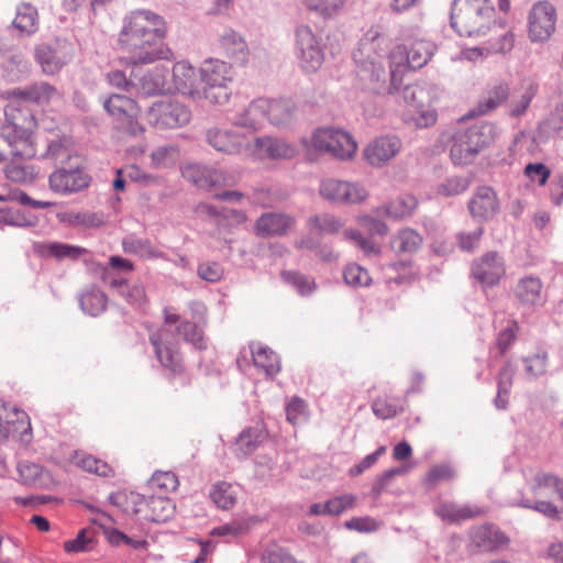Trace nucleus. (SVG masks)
Segmentation results:
<instances>
[{"label": "nucleus", "mask_w": 563, "mask_h": 563, "mask_svg": "<svg viewBox=\"0 0 563 563\" xmlns=\"http://www.w3.org/2000/svg\"><path fill=\"white\" fill-rule=\"evenodd\" d=\"M165 33L162 16L147 10L133 11L123 20L118 46L126 54L124 59L128 64H151L168 58L170 52L164 44Z\"/></svg>", "instance_id": "f257e3e1"}, {"label": "nucleus", "mask_w": 563, "mask_h": 563, "mask_svg": "<svg viewBox=\"0 0 563 563\" xmlns=\"http://www.w3.org/2000/svg\"><path fill=\"white\" fill-rule=\"evenodd\" d=\"M489 0H453L451 27L461 36H482L490 31Z\"/></svg>", "instance_id": "f03ea898"}, {"label": "nucleus", "mask_w": 563, "mask_h": 563, "mask_svg": "<svg viewBox=\"0 0 563 563\" xmlns=\"http://www.w3.org/2000/svg\"><path fill=\"white\" fill-rule=\"evenodd\" d=\"M536 500L525 498L523 506L532 508L551 519L563 518V481L552 474L538 472L529 482Z\"/></svg>", "instance_id": "7ed1b4c3"}, {"label": "nucleus", "mask_w": 563, "mask_h": 563, "mask_svg": "<svg viewBox=\"0 0 563 563\" xmlns=\"http://www.w3.org/2000/svg\"><path fill=\"white\" fill-rule=\"evenodd\" d=\"M33 130L30 121L20 114L0 123V163L7 161L8 155L13 158L30 159L36 155L32 140Z\"/></svg>", "instance_id": "20e7f679"}, {"label": "nucleus", "mask_w": 563, "mask_h": 563, "mask_svg": "<svg viewBox=\"0 0 563 563\" xmlns=\"http://www.w3.org/2000/svg\"><path fill=\"white\" fill-rule=\"evenodd\" d=\"M492 141L493 123L490 122L476 123L466 130L459 129L451 137V161L454 165L470 164Z\"/></svg>", "instance_id": "39448f33"}, {"label": "nucleus", "mask_w": 563, "mask_h": 563, "mask_svg": "<svg viewBox=\"0 0 563 563\" xmlns=\"http://www.w3.org/2000/svg\"><path fill=\"white\" fill-rule=\"evenodd\" d=\"M91 180L82 159H78L56 167L48 176V187L57 195L69 196L87 189Z\"/></svg>", "instance_id": "423d86ee"}, {"label": "nucleus", "mask_w": 563, "mask_h": 563, "mask_svg": "<svg viewBox=\"0 0 563 563\" xmlns=\"http://www.w3.org/2000/svg\"><path fill=\"white\" fill-rule=\"evenodd\" d=\"M190 109L177 100H159L148 109V120L158 129L184 126L190 121Z\"/></svg>", "instance_id": "0eeeda50"}, {"label": "nucleus", "mask_w": 563, "mask_h": 563, "mask_svg": "<svg viewBox=\"0 0 563 563\" xmlns=\"http://www.w3.org/2000/svg\"><path fill=\"white\" fill-rule=\"evenodd\" d=\"M537 90L538 86L531 80L522 82L514 90L507 86H498L495 88V108L503 106L510 117H519L526 112Z\"/></svg>", "instance_id": "6e6552de"}, {"label": "nucleus", "mask_w": 563, "mask_h": 563, "mask_svg": "<svg viewBox=\"0 0 563 563\" xmlns=\"http://www.w3.org/2000/svg\"><path fill=\"white\" fill-rule=\"evenodd\" d=\"M313 146L327 151L341 159H347L356 151L353 137L339 129L319 128L312 135Z\"/></svg>", "instance_id": "1a4fd4ad"}, {"label": "nucleus", "mask_w": 563, "mask_h": 563, "mask_svg": "<svg viewBox=\"0 0 563 563\" xmlns=\"http://www.w3.org/2000/svg\"><path fill=\"white\" fill-rule=\"evenodd\" d=\"M296 55L301 67L308 71L318 70L324 60L320 40L309 26L301 25L296 30Z\"/></svg>", "instance_id": "9d476101"}, {"label": "nucleus", "mask_w": 563, "mask_h": 563, "mask_svg": "<svg viewBox=\"0 0 563 563\" xmlns=\"http://www.w3.org/2000/svg\"><path fill=\"white\" fill-rule=\"evenodd\" d=\"M556 10L548 1L537 2L530 10L528 16V33L533 42H544L555 31Z\"/></svg>", "instance_id": "9b49d317"}, {"label": "nucleus", "mask_w": 563, "mask_h": 563, "mask_svg": "<svg viewBox=\"0 0 563 563\" xmlns=\"http://www.w3.org/2000/svg\"><path fill=\"white\" fill-rule=\"evenodd\" d=\"M148 340L162 366L168 368L174 374H180L184 371L177 344L174 341L173 333L168 329L161 328L152 332Z\"/></svg>", "instance_id": "f8f14e48"}, {"label": "nucleus", "mask_w": 563, "mask_h": 563, "mask_svg": "<svg viewBox=\"0 0 563 563\" xmlns=\"http://www.w3.org/2000/svg\"><path fill=\"white\" fill-rule=\"evenodd\" d=\"M319 192L334 203H358L367 198V191L363 186L334 178L323 180Z\"/></svg>", "instance_id": "ddd939ff"}, {"label": "nucleus", "mask_w": 563, "mask_h": 563, "mask_svg": "<svg viewBox=\"0 0 563 563\" xmlns=\"http://www.w3.org/2000/svg\"><path fill=\"white\" fill-rule=\"evenodd\" d=\"M203 140L217 152L229 155L239 154L242 148L250 145V142L244 134L218 126L207 129L205 131Z\"/></svg>", "instance_id": "4468645a"}, {"label": "nucleus", "mask_w": 563, "mask_h": 563, "mask_svg": "<svg viewBox=\"0 0 563 563\" xmlns=\"http://www.w3.org/2000/svg\"><path fill=\"white\" fill-rule=\"evenodd\" d=\"M41 25L37 7L29 1H20L15 5V15L9 29L15 32L20 38H29L35 35Z\"/></svg>", "instance_id": "2eb2a0df"}, {"label": "nucleus", "mask_w": 563, "mask_h": 563, "mask_svg": "<svg viewBox=\"0 0 563 563\" xmlns=\"http://www.w3.org/2000/svg\"><path fill=\"white\" fill-rule=\"evenodd\" d=\"M183 177L201 189H211L225 184V176L221 169L207 165L190 163L181 168Z\"/></svg>", "instance_id": "dca6fc26"}, {"label": "nucleus", "mask_w": 563, "mask_h": 563, "mask_svg": "<svg viewBox=\"0 0 563 563\" xmlns=\"http://www.w3.org/2000/svg\"><path fill=\"white\" fill-rule=\"evenodd\" d=\"M31 90L30 85L25 87L13 88L7 91L8 104L4 108V117L11 119V114L21 118H25V121H30V129L34 130L36 126V120L32 111L25 106L31 103Z\"/></svg>", "instance_id": "f3484780"}, {"label": "nucleus", "mask_w": 563, "mask_h": 563, "mask_svg": "<svg viewBox=\"0 0 563 563\" xmlns=\"http://www.w3.org/2000/svg\"><path fill=\"white\" fill-rule=\"evenodd\" d=\"M173 84L166 67H154L144 74L139 81V92L145 97L170 93Z\"/></svg>", "instance_id": "a211bd4d"}, {"label": "nucleus", "mask_w": 563, "mask_h": 563, "mask_svg": "<svg viewBox=\"0 0 563 563\" xmlns=\"http://www.w3.org/2000/svg\"><path fill=\"white\" fill-rule=\"evenodd\" d=\"M172 78L173 90L196 99L200 88V77L198 78L196 68L187 62H178L173 66Z\"/></svg>", "instance_id": "6ab92c4d"}, {"label": "nucleus", "mask_w": 563, "mask_h": 563, "mask_svg": "<svg viewBox=\"0 0 563 563\" xmlns=\"http://www.w3.org/2000/svg\"><path fill=\"white\" fill-rule=\"evenodd\" d=\"M400 145V140L397 136L377 137L367 145L364 155L371 165L380 166L399 152Z\"/></svg>", "instance_id": "aec40b11"}, {"label": "nucleus", "mask_w": 563, "mask_h": 563, "mask_svg": "<svg viewBox=\"0 0 563 563\" xmlns=\"http://www.w3.org/2000/svg\"><path fill=\"white\" fill-rule=\"evenodd\" d=\"M292 217L285 213L266 212L255 223L256 234L261 238L284 235L294 225Z\"/></svg>", "instance_id": "412c9836"}, {"label": "nucleus", "mask_w": 563, "mask_h": 563, "mask_svg": "<svg viewBox=\"0 0 563 563\" xmlns=\"http://www.w3.org/2000/svg\"><path fill=\"white\" fill-rule=\"evenodd\" d=\"M254 152L261 157L272 159L291 158L295 155V147L282 139L273 136L254 137Z\"/></svg>", "instance_id": "4be33fe9"}, {"label": "nucleus", "mask_w": 563, "mask_h": 563, "mask_svg": "<svg viewBox=\"0 0 563 563\" xmlns=\"http://www.w3.org/2000/svg\"><path fill=\"white\" fill-rule=\"evenodd\" d=\"M34 57L46 75L58 73L65 64L57 41L36 45L34 48Z\"/></svg>", "instance_id": "5701e85b"}, {"label": "nucleus", "mask_w": 563, "mask_h": 563, "mask_svg": "<svg viewBox=\"0 0 563 563\" xmlns=\"http://www.w3.org/2000/svg\"><path fill=\"white\" fill-rule=\"evenodd\" d=\"M483 514V508L471 504L442 503L435 508V515L452 525H459L464 520L478 517Z\"/></svg>", "instance_id": "b1692460"}, {"label": "nucleus", "mask_w": 563, "mask_h": 563, "mask_svg": "<svg viewBox=\"0 0 563 563\" xmlns=\"http://www.w3.org/2000/svg\"><path fill=\"white\" fill-rule=\"evenodd\" d=\"M514 295L521 305L528 307L540 305L543 301V284L539 277L525 276L518 280Z\"/></svg>", "instance_id": "393cba45"}, {"label": "nucleus", "mask_w": 563, "mask_h": 563, "mask_svg": "<svg viewBox=\"0 0 563 563\" xmlns=\"http://www.w3.org/2000/svg\"><path fill=\"white\" fill-rule=\"evenodd\" d=\"M265 106L263 109L264 118H267L276 126L288 125L294 120L297 110L291 99H265Z\"/></svg>", "instance_id": "a878e982"}, {"label": "nucleus", "mask_w": 563, "mask_h": 563, "mask_svg": "<svg viewBox=\"0 0 563 563\" xmlns=\"http://www.w3.org/2000/svg\"><path fill=\"white\" fill-rule=\"evenodd\" d=\"M200 75V87L222 85L232 81L231 67L220 59H207L198 70Z\"/></svg>", "instance_id": "bb28decb"}, {"label": "nucleus", "mask_w": 563, "mask_h": 563, "mask_svg": "<svg viewBox=\"0 0 563 563\" xmlns=\"http://www.w3.org/2000/svg\"><path fill=\"white\" fill-rule=\"evenodd\" d=\"M219 43L225 55L233 62L243 64L247 60V44L234 30L225 29L220 35Z\"/></svg>", "instance_id": "cd10ccee"}, {"label": "nucleus", "mask_w": 563, "mask_h": 563, "mask_svg": "<svg viewBox=\"0 0 563 563\" xmlns=\"http://www.w3.org/2000/svg\"><path fill=\"white\" fill-rule=\"evenodd\" d=\"M104 110L114 119L115 122L122 118H132L136 112H140V108L135 100L132 98L115 92L104 98L102 101Z\"/></svg>", "instance_id": "c85d7f7f"}, {"label": "nucleus", "mask_w": 563, "mask_h": 563, "mask_svg": "<svg viewBox=\"0 0 563 563\" xmlns=\"http://www.w3.org/2000/svg\"><path fill=\"white\" fill-rule=\"evenodd\" d=\"M42 256L54 257L57 261L71 260L76 261L88 254V250L81 246L71 245L63 242H46L36 246Z\"/></svg>", "instance_id": "c756f323"}, {"label": "nucleus", "mask_w": 563, "mask_h": 563, "mask_svg": "<svg viewBox=\"0 0 563 563\" xmlns=\"http://www.w3.org/2000/svg\"><path fill=\"white\" fill-rule=\"evenodd\" d=\"M78 301L84 313L98 317L106 311L108 297L101 289L91 285L79 295Z\"/></svg>", "instance_id": "7c9ffc66"}, {"label": "nucleus", "mask_w": 563, "mask_h": 563, "mask_svg": "<svg viewBox=\"0 0 563 563\" xmlns=\"http://www.w3.org/2000/svg\"><path fill=\"white\" fill-rule=\"evenodd\" d=\"M266 431L262 426L244 429L235 441V452L242 457L251 455L266 439Z\"/></svg>", "instance_id": "2f4dec72"}, {"label": "nucleus", "mask_w": 563, "mask_h": 563, "mask_svg": "<svg viewBox=\"0 0 563 563\" xmlns=\"http://www.w3.org/2000/svg\"><path fill=\"white\" fill-rule=\"evenodd\" d=\"M468 210L473 218L479 221L487 220L493 212V189L479 187L468 202Z\"/></svg>", "instance_id": "473e14b6"}, {"label": "nucleus", "mask_w": 563, "mask_h": 563, "mask_svg": "<svg viewBox=\"0 0 563 563\" xmlns=\"http://www.w3.org/2000/svg\"><path fill=\"white\" fill-rule=\"evenodd\" d=\"M42 157L52 159L56 167L81 159L78 155L73 153L68 142L63 139L52 140L47 144L46 151Z\"/></svg>", "instance_id": "72a5a7b5"}, {"label": "nucleus", "mask_w": 563, "mask_h": 563, "mask_svg": "<svg viewBox=\"0 0 563 563\" xmlns=\"http://www.w3.org/2000/svg\"><path fill=\"white\" fill-rule=\"evenodd\" d=\"M265 99L260 98L253 100L242 112L238 113L233 119L236 126L256 130L264 119L263 109L265 108Z\"/></svg>", "instance_id": "f704fd0d"}, {"label": "nucleus", "mask_w": 563, "mask_h": 563, "mask_svg": "<svg viewBox=\"0 0 563 563\" xmlns=\"http://www.w3.org/2000/svg\"><path fill=\"white\" fill-rule=\"evenodd\" d=\"M472 277L487 294L493 287V252H487L479 260L473 262Z\"/></svg>", "instance_id": "c9c22d12"}, {"label": "nucleus", "mask_w": 563, "mask_h": 563, "mask_svg": "<svg viewBox=\"0 0 563 563\" xmlns=\"http://www.w3.org/2000/svg\"><path fill=\"white\" fill-rule=\"evenodd\" d=\"M253 362L256 367H261L268 376H274L280 372L278 355L267 346L258 345L256 349L251 346Z\"/></svg>", "instance_id": "e433bc0d"}, {"label": "nucleus", "mask_w": 563, "mask_h": 563, "mask_svg": "<svg viewBox=\"0 0 563 563\" xmlns=\"http://www.w3.org/2000/svg\"><path fill=\"white\" fill-rule=\"evenodd\" d=\"M422 236L413 229L406 228L391 240V247L397 253L413 254L422 244Z\"/></svg>", "instance_id": "4c0bfd02"}, {"label": "nucleus", "mask_w": 563, "mask_h": 563, "mask_svg": "<svg viewBox=\"0 0 563 563\" xmlns=\"http://www.w3.org/2000/svg\"><path fill=\"white\" fill-rule=\"evenodd\" d=\"M417 199L411 195H404L391 200L384 207V212L389 218L402 220L410 217L417 207Z\"/></svg>", "instance_id": "58836bf2"}, {"label": "nucleus", "mask_w": 563, "mask_h": 563, "mask_svg": "<svg viewBox=\"0 0 563 563\" xmlns=\"http://www.w3.org/2000/svg\"><path fill=\"white\" fill-rule=\"evenodd\" d=\"M20 158H13L12 162L5 166V177L14 183L27 184L37 178L40 169L31 164L19 162Z\"/></svg>", "instance_id": "ea45409f"}, {"label": "nucleus", "mask_w": 563, "mask_h": 563, "mask_svg": "<svg viewBox=\"0 0 563 563\" xmlns=\"http://www.w3.org/2000/svg\"><path fill=\"white\" fill-rule=\"evenodd\" d=\"M97 532L90 528L80 529L75 539L64 542L66 553L89 552L93 550Z\"/></svg>", "instance_id": "a19ab883"}, {"label": "nucleus", "mask_w": 563, "mask_h": 563, "mask_svg": "<svg viewBox=\"0 0 563 563\" xmlns=\"http://www.w3.org/2000/svg\"><path fill=\"white\" fill-rule=\"evenodd\" d=\"M280 277L287 285L295 288L300 296L311 295L317 287L313 278L297 271H283Z\"/></svg>", "instance_id": "79ce46f5"}, {"label": "nucleus", "mask_w": 563, "mask_h": 563, "mask_svg": "<svg viewBox=\"0 0 563 563\" xmlns=\"http://www.w3.org/2000/svg\"><path fill=\"white\" fill-rule=\"evenodd\" d=\"M147 507L151 510V515H147L146 519L156 523L167 521L174 511L172 501L164 497H150Z\"/></svg>", "instance_id": "37998d69"}, {"label": "nucleus", "mask_w": 563, "mask_h": 563, "mask_svg": "<svg viewBox=\"0 0 563 563\" xmlns=\"http://www.w3.org/2000/svg\"><path fill=\"white\" fill-rule=\"evenodd\" d=\"M2 68L10 80H19L29 71V62L21 52H14L4 58Z\"/></svg>", "instance_id": "c03bdc74"}, {"label": "nucleus", "mask_w": 563, "mask_h": 563, "mask_svg": "<svg viewBox=\"0 0 563 563\" xmlns=\"http://www.w3.org/2000/svg\"><path fill=\"white\" fill-rule=\"evenodd\" d=\"M232 89L228 84L201 86L196 95V99L205 98L213 104H224L229 101Z\"/></svg>", "instance_id": "a18cd8bd"}, {"label": "nucleus", "mask_w": 563, "mask_h": 563, "mask_svg": "<svg viewBox=\"0 0 563 563\" xmlns=\"http://www.w3.org/2000/svg\"><path fill=\"white\" fill-rule=\"evenodd\" d=\"M123 251L129 254H137L152 258L163 257V253L151 245L148 240L126 238L122 242Z\"/></svg>", "instance_id": "49530a36"}, {"label": "nucleus", "mask_w": 563, "mask_h": 563, "mask_svg": "<svg viewBox=\"0 0 563 563\" xmlns=\"http://www.w3.org/2000/svg\"><path fill=\"white\" fill-rule=\"evenodd\" d=\"M434 47L427 42H417L412 44L407 52V60L411 68H421L433 56Z\"/></svg>", "instance_id": "de8ad7c7"}, {"label": "nucleus", "mask_w": 563, "mask_h": 563, "mask_svg": "<svg viewBox=\"0 0 563 563\" xmlns=\"http://www.w3.org/2000/svg\"><path fill=\"white\" fill-rule=\"evenodd\" d=\"M406 466H397L386 470L379 474L374 481L371 489V496L374 500H377L382 494L391 485L396 476L407 473Z\"/></svg>", "instance_id": "09e8293b"}, {"label": "nucleus", "mask_w": 563, "mask_h": 563, "mask_svg": "<svg viewBox=\"0 0 563 563\" xmlns=\"http://www.w3.org/2000/svg\"><path fill=\"white\" fill-rule=\"evenodd\" d=\"M390 82L388 86H385V78H386V71L382 66H376L375 64H372V70H371V79L373 81H380L383 79L382 87H375L374 90L377 93L387 92V93H396L400 91V81L401 78H398V75L395 70L390 69L389 71Z\"/></svg>", "instance_id": "8fccbe9b"}, {"label": "nucleus", "mask_w": 563, "mask_h": 563, "mask_svg": "<svg viewBox=\"0 0 563 563\" xmlns=\"http://www.w3.org/2000/svg\"><path fill=\"white\" fill-rule=\"evenodd\" d=\"M176 332L183 336L184 341L192 344L197 350H205L207 347L202 331L195 322L189 320L181 321L176 327Z\"/></svg>", "instance_id": "3c124183"}, {"label": "nucleus", "mask_w": 563, "mask_h": 563, "mask_svg": "<svg viewBox=\"0 0 563 563\" xmlns=\"http://www.w3.org/2000/svg\"><path fill=\"white\" fill-rule=\"evenodd\" d=\"M471 185L468 176H450L438 186V194L444 197H453L463 194Z\"/></svg>", "instance_id": "603ef678"}, {"label": "nucleus", "mask_w": 563, "mask_h": 563, "mask_svg": "<svg viewBox=\"0 0 563 563\" xmlns=\"http://www.w3.org/2000/svg\"><path fill=\"white\" fill-rule=\"evenodd\" d=\"M308 225L312 231L316 230L319 234H334L342 227L340 220L329 213L310 217Z\"/></svg>", "instance_id": "864d4df0"}, {"label": "nucleus", "mask_w": 563, "mask_h": 563, "mask_svg": "<svg viewBox=\"0 0 563 563\" xmlns=\"http://www.w3.org/2000/svg\"><path fill=\"white\" fill-rule=\"evenodd\" d=\"M31 90V103L35 104H45L53 100L58 96L57 89L46 82V81H36L30 85Z\"/></svg>", "instance_id": "5fc2aeb1"}, {"label": "nucleus", "mask_w": 563, "mask_h": 563, "mask_svg": "<svg viewBox=\"0 0 563 563\" xmlns=\"http://www.w3.org/2000/svg\"><path fill=\"white\" fill-rule=\"evenodd\" d=\"M343 279L347 285L354 287L368 286L372 282L367 269L355 263L345 266L343 269Z\"/></svg>", "instance_id": "6e6d98bb"}, {"label": "nucleus", "mask_w": 563, "mask_h": 563, "mask_svg": "<svg viewBox=\"0 0 563 563\" xmlns=\"http://www.w3.org/2000/svg\"><path fill=\"white\" fill-rule=\"evenodd\" d=\"M471 542L474 548L482 552L493 551V529L485 523L471 531Z\"/></svg>", "instance_id": "4d7b16f0"}, {"label": "nucleus", "mask_w": 563, "mask_h": 563, "mask_svg": "<svg viewBox=\"0 0 563 563\" xmlns=\"http://www.w3.org/2000/svg\"><path fill=\"white\" fill-rule=\"evenodd\" d=\"M345 0H306L307 8L324 18H332L343 8Z\"/></svg>", "instance_id": "13d9d810"}, {"label": "nucleus", "mask_w": 563, "mask_h": 563, "mask_svg": "<svg viewBox=\"0 0 563 563\" xmlns=\"http://www.w3.org/2000/svg\"><path fill=\"white\" fill-rule=\"evenodd\" d=\"M37 217L27 214L18 208H5V220L4 224L12 227L31 228L36 225Z\"/></svg>", "instance_id": "bf43d9fd"}, {"label": "nucleus", "mask_w": 563, "mask_h": 563, "mask_svg": "<svg viewBox=\"0 0 563 563\" xmlns=\"http://www.w3.org/2000/svg\"><path fill=\"white\" fill-rule=\"evenodd\" d=\"M525 364L527 372L532 376L543 374L548 365V352L543 349H537L525 358Z\"/></svg>", "instance_id": "052dcab7"}, {"label": "nucleus", "mask_w": 563, "mask_h": 563, "mask_svg": "<svg viewBox=\"0 0 563 563\" xmlns=\"http://www.w3.org/2000/svg\"><path fill=\"white\" fill-rule=\"evenodd\" d=\"M374 415L383 420L390 419L404 411V408L387 399H375L372 404Z\"/></svg>", "instance_id": "680f3d73"}, {"label": "nucleus", "mask_w": 563, "mask_h": 563, "mask_svg": "<svg viewBox=\"0 0 563 563\" xmlns=\"http://www.w3.org/2000/svg\"><path fill=\"white\" fill-rule=\"evenodd\" d=\"M210 498L221 509H229L235 504V498L230 492V486L221 483L210 492Z\"/></svg>", "instance_id": "e2e57ef3"}, {"label": "nucleus", "mask_w": 563, "mask_h": 563, "mask_svg": "<svg viewBox=\"0 0 563 563\" xmlns=\"http://www.w3.org/2000/svg\"><path fill=\"white\" fill-rule=\"evenodd\" d=\"M223 272L222 265L214 261L202 262L197 268L198 276L208 283L219 282L223 276Z\"/></svg>", "instance_id": "0e129e2a"}, {"label": "nucleus", "mask_w": 563, "mask_h": 563, "mask_svg": "<svg viewBox=\"0 0 563 563\" xmlns=\"http://www.w3.org/2000/svg\"><path fill=\"white\" fill-rule=\"evenodd\" d=\"M424 89L416 84L406 85L401 89L404 101L416 109H420L424 106Z\"/></svg>", "instance_id": "69168bd1"}, {"label": "nucleus", "mask_w": 563, "mask_h": 563, "mask_svg": "<svg viewBox=\"0 0 563 563\" xmlns=\"http://www.w3.org/2000/svg\"><path fill=\"white\" fill-rule=\"evenodd\" d=\"M262 560L264 563H298L286 549L277 545L267 548L262 554Z\"/></svg>", "instance_id": "338daca9"}, {"label": "nucleus", "mask_w": 563, "mask_h": 563, "mask_svg": "<svg viewBox=\"0 0 563 563\" xmlns=\"http://www.w3.org/2000/svg\"><path fill=\"white\" fill-rule=\"evenodd\" d=\"M387 448L385 445H380L375 452L366 455L362 461L350 468L349 474L350 476H358L362 473H364L366 470L371 468L373 465L376 464L378 459L385 454Z\"/></svg>", "instance_id": "774afa93"}]
</instances>
